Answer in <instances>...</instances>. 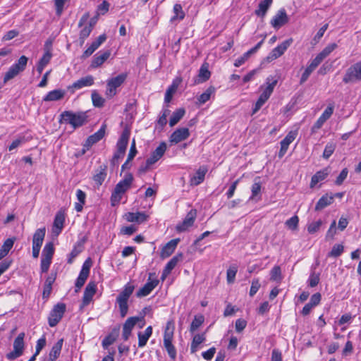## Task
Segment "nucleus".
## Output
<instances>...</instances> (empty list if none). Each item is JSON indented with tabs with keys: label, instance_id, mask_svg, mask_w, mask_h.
<instances>
[{
	"label": "nucleus",
	"instance_id": "1",
	"mask_svg": "<svg viewBox=\"0 0 361 361\" xmlns=\"http://www.w3.org/2000/svg\"><path fill=\"white\" fill-rule=\"evenodd\" d=\"M133 181V176L130 173H126L123 180H120L115 186L111 195L112 206L118 204L122 199L123 195L130 188Z\"/></svg>",
	"mask_w": 361,
	"mask_h": 361
},
{
	"label": "nucleus",
	"instance_id": "2",
	"mask_svg": "<svg viewBox=\"0 0 361 361\" xmlns=\"http://www.w3.org/2000/svg\"><path fill=\"white\" fill-rule=\"evenodd\" d=\"M59 122L70 124L73 128L83 126L87 122L85 112L73 113L71 111H65L60 115Z\"/></svg>",
	"mask_w": 361,
	"mask_h": 361
},
{
	"label": "nucleus",
	"instance_id": "3",
	"mask_svg": "<svg viewBox=\"0 0 361 361\" xmlns=\"http://www.w3.org/2000/svg\"><path fill=\"white\" fill-rule=\"evenodd\" d=\"M135 290V286L128 283L123 288V290L118 295L116 298V303L118 305L120 314L121 317H125L128 312V300Z\"/></svg>",
	"mask_w": 361,
	"mask_h": 361
},
{
	"label": "nucleus",
	"instance_id": "4",
	"mask_svg": "<svg viewBox=\"0 0 361 361\" xmlns=\"http://www.w3.org/2000/svg\"><path fill=\"white\" fill-rule=\"evenodd\" d=\"M174 325L171 321L168 322L164 330V345L166 348L169 357L172 360H175L176 357V350L174 345L172 344V340L173 337Z\"/></svg>",
	"mask_w": 361,
	"mask_h": 361
},
{
	"label": "nucleus",
	"instance_id": "5",
	"mask_svg": "<svg viewBox=\"0 0 361 361\" xmlns=\"http://www.w3.org/2000/svg\"><path fill=\"white\" fill-rule=\"evenodd\" d=\"M127 73H123L116 77L111 78L106 81V89L105 94L106 97L111 99L117 94V88L126 81Z\"/></svg>",
	"mask_w": 361,
	"mask_h": 361
},
{
	"label": "nucleus",
	"instance_id": "6",
	"mask_svg": "<svg viewBox=\"0 0 361 361\" xmlns=\"http://www.w3.org/2000/svg\"><path fill=\"white\" fill-rule=\"evenodd\" d=\"M361 81V61L351 65L345 73L343 82L353 84Z\"/></svg>",
	"mask_w": 361,
	"mask_h": 361
},
{
	"label": "nucleus",
	"instance_id": "7",
	"mask_svg": "<svg viewBox=\"0 0 361 361\" xmlns=\"http://www.w3.org/2000/svg\"><path fill=\"white\" fill-rule=\"evenodd\" d=\"M66 310V305L64 303L59 302L54 306L48 317L49 326L54 327L62 319Z\"/></svg>",
	"mask_w": 361,
	"mask_h": 361
},
{
	"label": "nucleus",
	"instance_id": "8",
	"mask_svg": "<svg viewBox=\"0 0 361 361\" xmlns=\"http://www.w3.org/2000/svg\"><path fill=\"white\" fill-rule=\"evenodd\" d=\"M24 337L25 334L22 332L15 338L13 350L6 355L8 360H14L23 355L24 350Z\"/></svg>",
	"mask_w": 361,
	"mask_h": 361
},
{
	"label": "nucleus",
	"instance_id": "9",
	"mask_svg": "<svg viewBox=\"0 0 361 361\" xmlns=\"http://www.w3.org/2000/svg\"><path fill=\"white\" fill-rule=\"evenodd\" d=\"M159 280L156 278L155 273H149L147 282L136 293L138 298L148 295L158 285Z\"/></svg>",
	"mask_w": 361,
	"mask_h": 361
},
{
	"label": "nucleus",
	"instance_id": "10",
	"mask_svg": "<svg viewBox=\"0 0 361 361\" xmlns=\"http://www.w3.org/2000/svg\"><path fill=\"white\" fill-rule=\"evenodd\" d=\"M289 18L284 8L279 9L270 21L271 25L276 30H279L286 25Z\"/></svg>",
	"mask_w": 361,
	"mask_h": 361
},
{
	"label": "nucleus",
	"instance_id": "11",
	"mask_svg": "<svg viewBox=\"0 0 361 361\" xmlns=\"http://www.w3.org/2000/svg\"><path fill=\"white\" fill-rule=\"evenodd\" d=\"M197 211L196 209H191L189 212H188L186 216L183 219V221L178 224L176 228L178 232H184L188 229V228L191 227L196 219Z\"/></svg>",
	"mask_w": 361,
	"mask_h": 361
},
{
	"label": "nucleus",
	"instance_id": "12",
	"mask_svg": "<svg viewBox=\"0 0 361 361\" xmlns=\"http://www.w3.org/2000/svg\"><path fill=\"white\" fill-rule=\"evenodd\" d=\"M292 43V38L283 41L281 44H279L271 51V52L269 54L268 56V59L271 60L278 59L284 54V52L291 45Z\"/></svg>",
	"mask_w": 361,
	"mask_h": 361
},
{
	"label": "nucleus",
	"instance_id": "13",
	"mask_svg": "<svg viewBox=\"0 0 361 361\" xmlns=\"http://www.w3.org/2000/svg\"><path fill=\"white\" fill-rule=\"evenodd\" d=\"M297 132L296 131H290L286 136L281 141V149L279 152V157L282 158L285 154L286 153L288 147L290 143H292L294 140L296 138Z\"/></svg>",
	"mask_w": 361,
	"mask_h": 361
},
{
	"label": "nucleus",
	"instance_id": "14",
	"mask_svg": "<svg viewBox=\"0 0 361 361\" xmlns=\"http://www.w3.org/2000/svg\"><path fill=\"white\" fill-rule=\"evenodd\" d=\"M94 77L92 75H87L85 77L81 78L75 82H73L71 85L68 87L69 90L74 91V90L82 89L85 87L92 86L94 84Z\"/></svg>",
	"mask_w": 361,
	"mask_h": 361
},
{
	"label": "nucleus",
	"instance_id": "15",
	"mask_svg": "<svg viewBox=\"0 0 361 361\" xmlns=\"http://www.w3.org/2000/svg\"><path fill=\"white\" fill-rule=\"evenodd\" d=\"M190 136V131L188 128H180L176 129L170 137L171 143L177 144L185 140Z\"/></svg>",
	"mask_w": 361,
	"mask_h": 361
},
{
	"label": "nucleus",
	"instance_id": "16",
	"mask_svg": "<svg viewBox=\"0 0 361 361\" xmlns=\"http://www.w3.org/2000/svg\"><path fill=\"white\" fill-rule=\"evenodd\" d=\"M106 126L102 125V127L94 134L87 137L84 147L87 149L91 147L94 144L100 141L105 135Z\"/></svg>",
	"mask_w": 361,
	"mask_h": 361
},
{
	"label": "nucleus",
	"instance_id": "17",
	"mask_svg": "<svg viewBox=\"0 0 361 361\" xmlns=\"http://www.w3.org/2000/svg\"><path fill=\"white\" fill-rule=\"evenodd\" d=\"M167 146L164 142L160 143V145L152 152L151 156L147 159L148 164H154L158 161L164 154L166 150Z\"/></svg>",
	"mask_w": 361,
	"mask_h": 361
},
{
	"label": "nucleus",
	"instance_id": "18",
	"mask_svg": "<svg viewBox=\"0 0 361 361\" xmlns=\"http://www.w3.org/2000/svg\"><path fill=\"white\" fill-rule=\"evenodd\" d=\"M97 285L94 282L90 281L86 286L83 297H82V306H87L90 303L94 295L96 293Z\"/></svg>",
	"mask_w": 361,
	"mask_h": 361
},
{
	"label": "nucleus",
	"instance_id": "19",
	"mask_svg": "<svg viewBox=\"0 0 361 361\" xmlns=\"http://www.w3.org/2000/svg\"><path fill=\"white\" fill-rule=\"evenodd\" d=\"M139 319L140 318L137 317H131L126 319L123 326L122 336L124 341H127L129 338L132 329L136 323L139 321Z\"/></svg>",
	"mask_w": 361,
	"mask_h": 361
},
{
	"label": "nucleus",
	"instance_id": "20",
	"mask_svg": "<svg viewBox=\"0 0 361 361\" xmlns=\"http://www.w3.org/2000/svg\"><path fill=\"white\" fill-rule=\"evenodd\" d=\"M106 176L107 166L106 165H101L97 169L94 171L92 179L94 181L97 188H99L102 185L106 178Z\"/></svg>",
	"mask_w": 361,
	"mask_h": 361
},
{
	"label": "nucleus",
	"instance_id": "21",
	"mask_svg": "<svg viewBox=\"0 0 361 361\" xmlns=\"http://www.w3.org/2000/svg\"><path fill=\"white\" fill-rule=\"evenodd\" d=\"M264 39L261 40L253 48L250 49V50L244 53L243 56L238 58L234 62V66L235 67H240L243 63H245V62L250 57L251 55L254 54L258 51V49L262 45Z\"/></svg>",
	"mask_w": 361,
	"mask_h": 361
},
{
	"label": "nucleus",
	"instance_id": "22",
	"mask_svg": "<svg viewBox=\"0 0 361 361\" xmlns=\"http://www.w3.org/2000/svg\"><path fill=\"white\" fill-rule=\"evenodd\" d=\"M207 171L208 167L207 166L203 165L200 166L195 174L191 177L190 184L192 185H198L202 183L204 180V177Z\"/></svg>",
	"mask_w": 361,
	"mask_h": 361
},
{
	"label": "nucleus",
	"instance_id": "23",
	"mask_svg": "<svg viewBox=\"0 0 361 361\" xmlns=\"http://www.w3.org/2000/svg\"><path fill=\"white\" fill-rule=\"evenodd\" d=\"M148 216L145 212H128L125 214L124 218L128 222H135L137 224H142L146 221L148 219Z\"/></svg>",
	"mask_w": 361,
	"mask_h": 361
},
{
	"label": "nucleus",
	"instance_id": "24",
	"mask_svg": "<svg viewBox=\"0 0 361 361\" xmlns=\"http://www.w3.org/2000/svg\"><path fill=\"white\" fill-rule=\"evenodd\" d=\"M130 130L127 128L124 129L116 143V149L119 151H126L128 140L130 137Z\"/></svg>",
	"mask_w": 361,
	"mask_h": 361
},
{
	"label": "nucleus",
	"instance_id": "25",
	"mask_svg": "<svg viewBox=\"0 0 361 361\" xmlns=\"http://www.w3.org/2000/svg\"><path fill=\"white\" fill-rule=\"evenodd\" d=\"M179 242V239H173L171 240L169 242H168L162 248L161 251V257L162 258H166L169 257L170 255H172V253L176 250L178 243Z\"/></svg>",
	"mask_w": 361,
	"mask_h": 361
},
{
	"label": "nucleus",
	"instance_id": "26",
	"mask_svg": "<svg viewBox=\"0 0 361 361\" xmlns=\"http://www.w3.org/2000/svg\"><path fill=\"white\" fill-rule=\"evenodd\" d=\"M111 51L106 50L102 53H98L94 56L93 60L91 63L92 68H98L102 66L110 56Z\"/></svg>",
	"mask_w": 361,
	"mask_h": 361
},
{
	"label": "nucleus",
	"instance_id": "27",
	"mask_svg": "<svg viewBox=\"0 0 361 361\" xmlns=\"http://www.w3.org/2000/svg\"><path fill=\"white\" fill-rule=\"evenodd\" d=\"M66 94V91L61 89L49 92L44 97V102H55L62 99Z\"/></svg>",
	"mask_w": 361,
	"mask_h": 361
},
{
	"label": "nucleus",
	"instance_id": "28",
	"mask_svg": "<svg viewBox=\"0 0 361 361\" xmlns=\"http://www.w3.org/2000/svg\"><path fill=\"white\" fill-rule=\"evenodd\" d=\"M64 222V213L62 212H58L55 216L54 221L53 232L59 235L63 228Z\"/></svg>",
	"mask_w": 361,
	"mask_h": 361
},
{
	"label": "nucleus",
	"instance_id": "29",
	"mask_svg": "<svg viewBox=\"0 0 361 361\" xmlns=\"http://www.w3.org/2000/svg\"><path fill=\"white\" fill-rule=\"evenodd\" d=\"M261 188L260 178L256 177L251 188L252 195L250 197V200L258 202L261 199Z\"/></svg>",
	"mask_w": 361,
	"mask_h": 361
},
{
	"label": "nucleus",
	"instance_id": "30",
	"mask_svg": "<svg viewBox=\"0 0 361 361\" xmlns=\"http://www.w3.org/2000/svg\"><path fill=\"white\" fill-rule=\"evenodd\" d=\"M329 170L328 168L323 169L317 171L311 178L310 187L313 188L320 181L324 180L329 175Z\"/></svg>",
	"mask_w": 361,
	"mask_h": 361
},
{
	"label": "nucleus",
	"instance_id": "31",
	"mask_svg": "<svg viewBox=\"0 0 361 361\" xmlns=\"http://www.w3.org/2000/svg\"><path fill=\"white\" fill-rule=\"evenodd\" d=\"M334 202V196L332 195H329L328 193L322 195L315 206L316 211H320L326 207L327 206L331 204Z\"/></svg>",
	"mask_w": 361,
	"mask_h": 361
},
{
	"label": "nucleus",
	"instance_id": "32",
	"mask_svg": "<svg viewBox=\"0 0 361 361\" xmlns=\"http://www.w3.org/2000/svg\"><path fill=\"white\" fill-rule=\"evenodd\" d=\"M273 3V0H261L258 5V8L255 10V13L261 18H264L270 6Z\"/></svg>",
	"mask_w": 361,
	"mask_h": 361
},
{
	"label": "nucleus",
	"instance_id": "33",
	"mask_svg": "<svg viewBox=\"0 0 361 361\" xmlns=\"http://www.w3.org/2000/svg\"><path fill=\"white\" fill-rule=\"evenodd\" d=\"M51 57L52 54L51 51L49 49L46 50L37 65V71L39 74L42 73L45 66L50 62Z\"/></svg>",
	"mask_w": 361,
	"mask_h": 361
},
{
	"label": "nucleus",
	"instance_id": "34",
	"mask_svg": "<svg viewBox=\"0 0 361 361\" xmlns=\"http://www.w3.org/2000/svg\"><path fill=\"white\" fill-rule=\"evenodd\" d=\"M63 343V339H59L52 347L49 354V360L55 361L60 355Z\"/></svg>",
	"mask_w": 361,
	"mask_h": 361
},
{
	"label": "nucleus",
	"instance_id": "35",
	"mask_svg": "<svg viewBox=\"0 0 361 361\" xmlns=\"http://www.w3.org/2000/svg\"><path fill=\"white\" fill-rule=\"evenodd\" d=\"M216 88L213 86L209 87L202 94L197 97V104L202 105L210 99L212 96H214Z\"/></svg>",
	"mask_w": 361,
	"mask_h": 361
},
{
	"label": "nucleus",
	"instance_id": "36",
	"mask_svg": "<svg viewBox=\"0 0 361 361\" xmlns=\"http://www.w3.org/2000/svg\"><path fill=\"white\" fill-rule=\"evenodd\" d=\"M45 233L46 229L44 227L37 229L33 235L32 245L36 247H42L44 239Z\"/></svg>",
	"mask_w": 361,
	"mask_h": 361
},
{
	"label": "nucleus",
	"instance_id": "37",
	"mask_svg": "<svg viewBox=\"0 0 361 361\" xmlns=\"http://www.w3.org/2000/svg\"><path fill=\"white\" fill-rule=\"evenodd\" d=\"M152 334V328L149 326L146 328L144 333H138V346L142 348L145 346Z\"/></svg>",
	"mask_w": 361,
	"mask_h": 361
},
{
	"label": "nucleus",
	"instance_id": "38",
	"mask_svg": "<svg viewBox=\"0 0 361 361\" xmlns=\"http://www.w3.org/2000/svg\"><path fill=\"white\" fill-rule=\"evenodd\" d=\"M90 13L86 12L80 18L79 22H78V27H82L85 24H87V25L90 26L92 29L94 28V25L97 23V18H92L90 19Z\"/></svg>",
	"mask_w": 361,
	"mask_h": 361
},
{
	"label": "nucleus",
	"instance_id": "39",
	"mask_svg": "<svg viewBox=\"0 0 361 361\" xmlns=\"http://www.w3.org/2000/svg\"><path fill=\"white\" fill-rule=\"evenodd\" d=\"M83 250V245L82 243L80 242H78L73 247L72 251L70 252V254L68 255L67 262L69 264H71L75 258L82 252Z\"/></svg>",
	"mask_w": 361,
	"mask_h": 361
},
{
	"label": "nucleus",
	"instance_id": "40",
	"mask_svg": "<svg viewBox=\"0 0 361 361\" xmlns=\"http://www.w3.org/2000/svg\"><path fill=\"white\" fill-rule=\"evenodd\" d=\"M211 76V73L209 71L208 63H204L202 65L199 71V82H204L209 80Z\"/></svg>",
	"mask_w": 361,
	"mask_h": 361
},
{
	"label": "nucleus",
	"instance_id": "41",
	"mask_svg": "<svg viewBox=\"0 0 361 361\" xmlns=\"http://www.w3.org/2000/svg\"><path fill=\"white\" fill-rule=\"evenodd\" d=\"M185 114V111L183 108H180L178 109H176L172 114L171 117L169 120V126L171 127L174 126L176 124H177L180 120L183 117V116Z\"/></svg>",
	"mask_w": 361,
	"mask_h": 361
},
{
	"label": "nucleus",
	"instance_id": "42",
	"mask_svg": "<svg viewBox=\"0 0 361 361\" xmlns=\"http://www.w3.org/2000/svg\"><path fill=\"white\" fill-rule=\"evenodd\" d=\"M28 61V58L25 56H21L19 59L13 63L11 67L13 68L18 73H20L25 71Z\"/></svg>",
	"mask_w": 361,
	"mask_h": 361
},
{
	"label": "nucleus",
	"instance_id": "43",
	"mask_svg": "<svg viewBox=\"0 0 361 361\" xmlns=\"http://www.w3.org/2000/svg\"><path fill=\"white\" fill-rule=\"evenodd\" d=\"M13 244L14 240L12 238H8L5 240L0 248V260L8 255L11 249L13 247Z\"/></svg>",
	"mask_w": 361,
	"mask_h": 361
},
{
	"label": "nucleus",
	"instance_id": "44",
	"mask_svg": "<svg viewBox=\"0 0 361 361\" xmlns=\"http://www.w3.org/2000/svg\"><path fill=\"white\" fill-rule=\"evenodd\" d=\"M81 27L82 29L80 30L79 33V39L80 41V45H82L85 40L90 36L93 29L87 24H85Z\"/></svg>",
	"mask_w": 361,
	"mask_h": 361
},
{
	"label": "nucleus",
	"instance_id": "45",
	"mask_svg": "<svg viewBox=\"0 0 361 361\" xmlns=\"http://www.w3.org/2000/svg\"><path fill=\"white\" fill-rule=\"evenodd\" d=\"M54 253L53 243H47L42 250V257L51 259Z\"/></svg>",
	"mask_w": 361,
	"mask_h": 361
},
{
	"label": "nucleus",
	"instance_id": "46",
	"mask_svg": "<svg viewBox=\"0 0 361 361\" xmlns=\"http://www.w3.org/2000/svg\"><path fill=\"white\" fill-rule=\"evenodd\" d=\"M92 101L95 107H102L104 104L105 99L97 92H92Z\"/></svg>",
	"mask_w": 361,
	"mask_h": 361
},
{
	"label": "nucleus",
	"instance_id": "47",
	"mask_svg": "<svg viewBox=\"0 0 361 361\" xmlns=\"http://www.w3.org/2000/svg\"><path fill=\"white\" fill-rule=\"evenodd\" d=\"M205 340V336L204 334H196L192 339V342L191 343V353H195L197 350V346L203 343Z\"/></svg>",
	"mask_w": 361,
	"mask_h": 361
},
{
	"label": "nucleus",
	"instance_id": "48",
	"mask_svg": "<svg viewBox=\"0 0 361 361\" xmlns=\"http://www.w3.org/2000/svg\"><path fill=\"white\" fill-rule=\"evenodd\" d=\"M204 321V318L202 315H195L190 324V331L191 332L196 331L203 324Z\"/></svg>",
	"mask_w": 361,
	"mask_h": 361
},
{
	"label": "nucleus",
	"instance_id": "49",
	"mask_svg": "<svg viewBox=\"0 0 361 361\" xmlns=\"http://www.w3.org/2000/svg\"><path fill=\"white\" fill-rule=\"evenodd\" d=\"M173 13L175 15L171 18V21L176 19L183 20L185 17V13L180 4H176L173 6Z\"/></svg>",
	"mask_w": 361,
	"mask_h": 361
},
{
	"label": "nucleus",
	"instance_id": "50",
	"mask_svg": "<svg viewBox=\"0 0 361 361\" xmlns=\"http://www.w3.org/2000/svg\"><path fill=\"white\" fill-rule=\"evenodd\" d=\"M178 86V84L173 82V84L167 89L164 97V102L166 103H169L171 102V100L172 99L173 94L176 92Z\"/></svg>",
	"mask_w": 361,
	"mask_h": 361
},
{
	"label": "nucleus",
	"instance_id": "51",
	"mask_svg": "<svg viewBox=\"0 0 361 361\" xmlns=\"http://www.w3.org/2000/svg\"><path fill=\"white\" fill-rule=\"evenodd\" d=\"M344 247L341 244H336L331 250L328 253V257H338L343 252Z\"/></svg>",
	"mask_w": 361,
	"mask_h": 361
},
{
	"label": "nucleus",
	"instance_id": "52",
	"mask_svg": "<svg viewBox=\"0 0 361 361\" xmlns=\"http://www.w3.org/2000/svg\"><path fill=\"white\" fill-rule=\"evenodd\" d=\"M319 273H316L314 271H312L310 273V277L307 280L308 286L311 288H314L318 285L320 281Z\"/></svg>",
	"mask_w": 361,
	"mask_h": 361
},
{
	"label": "nucleus",
	"instance_id": "53",
	"mask_svg": "<svg viewBox=\"0 0 361 361\" xmlns=\"http://www.w3.org/2000/svg\"><path fill=\"white\" fill-rule=\"evenodd\" d=\"M338 45L336 43L328 44L321 52L318 54L323 59H326L334 49L337 48Z\"/></svg>",
	"mask_w": 361,
	"mask_h": 361
},
{
	"label": "nucleus",
	"instance_id": "54",
	"mask_svg": "<svg viewBox=\"0 0 361 361\" xmlns=\"http://www.w3.org/2000/svg\"><path fill=\"white\" fill-rule=\"evenodd\" d=\"M183 254L180 253L173 257L166 264L165 267L171 271L175 268L178 262L182 259Z\"/></svg>",
	"mask_w": 361,
	"mask_h": 361
},
{
	"label": "nucleus",
	"instance_id": "55",
	"mask_svg": "<svg viewBox=\"0 0 361 361\" xmlns=\"http://www.w3.org/2000/svg\"><path fill=\"white\" fill-rule=\"evenodd\" d=\"M323 224V221L319 219L316 221L312 222L307 226V231L309 233L313 234L317 232Z\"/></svg>",
	"mask_w": 361,
	"mask_h": 361
},
{
	"label": "nucleus",
	"instance_id": "56",
	"mask_svg": "<svg viewBox=\"0 0 361 361\" xmlns=\"http://www.w3.org/2000/svg\"><path fill=\"white\" fill-rule=\"evenodd\" d=\"M298 223H299V218L298 216L295 215V216H292L291 218H290L289 219H288L285 222V224L289 229L295 231L298 228Z\"/></svg>",
	"mask_w": 361,
	"mask_h": 361
},
{
	"label": "nucleus",
	"instance_id": "57",
	"mask_svg": "<svg viewBox=\"0 0 361 361\" xmlns=\"http://www.w3.org/2000/svg\"><path fill=\"white\" fill-rule=\"evenodd\" d=\"M88 276L85 275V273L80 272L78 277L76 279L75 286V292H78L80 288L84 286L87 279Z\"/></svg>",
	"mask_w": 361,
	"mask_h": 361
},
{
	"label": "nucleus",
	"instance_id": "58",
	"mask_svg": "<svg viewBox=\"0 0 361 361\" xmlns=\"http://www.w3.org/2000/svg\"><path fill=\"white\" fill-rule=\"evenodd\" d=\"M336 149V145L333 142H329L325 146L324 152H323V158L328 159L334 153Z\"/></svg>",
	"mask_w": 361,
	"mask_h": 361
},
{
	"label": "nucleus",
	"instance_id": "59",
	"mask_svg": "<svg viewBox=\"0 0 361 361\" xmlns=\"http://www.w3.org/2000/svg\"><path fill=\"white\" fill-rule=\"evenodd\" d=\"M271 280L280 281L281 280V271L279 266H275L271 270Z\"/></svg>",
	"mask_w": 361,
	"mask_h": 361
},
{
	"label": "nucleus",
	"instance_id": "60",
	"mask_svg": "<svg viewBox=\"0 0 361 361\" xmlns=\"http://www.w3.org/2000/svg\"><path fill=\"white\" fill-rule=\"evenodd\" d=\"M125 154V152L116 149L111 160V164L113 166H118L119 164L120 160L123 158Z\"/></svg>",
	"mask_w": 361,
	"mask_h": 361
},
{
	"label": "nucleus",
	"instance_id": "61",
	"mask_svg": "<svg viewBox=\"0 0 361 361\" xmlns=\"http://www.w3.org/2000/svg\"><path fill=\"white\" fill-rule=\"evenodd\" d=\"M116 340V336L110 334L106 336L102 341V346L104 349H106L109 345H112Z\"/></svg>",
	"mask_w": 361,
	"mask_h": 361
},
{
	"label": "nucleus",
	"instance_id": "62",
	"mask_svg": "<svg viewBox=\"0 0 361 361\" xmlns=\"http://www.w3.org/2000/svg\"><path fill=\"white\" fill-rule=\"evenodd\" d=\"M237 271L238 270L235 267H231L227 270L226 278L228 283H233L234 282Z\"/></svg>",
	"mask_w": 361,
	"mask_h": 361
},
{
	"label": "nucleus",
	"instance_id": "63",
	"mask_svg": "<svg viewBox=\"0 0 361 361\" xmlns=\"http://www.w3.org/2000/svg\"><path fill=\"white\" fill-rule=\"evenodd\" d=\"M18 74L19 73H18L11 66L4 75V83H6L10 80L16 77Z\"/></svg>",
	"mask_w": 361,
	"mask_h": 361
},
{
	"label": "nucleus",
	"instance_id": "64",
	"mask_svg": "<svg viewBox=\"0 0 361 361\" xmlns=\"http://www.w3.org/2000/svg\"><path fill=\"white\" fill-rule=\"evenodd\" d=\"M260 283L258 279H254L252 281L251 287L250 290V296L253 297L260 288Z\"/></svg>",
	"mask_w": 361,
	"mask_h": 361
}]
</instances>
